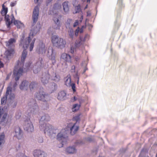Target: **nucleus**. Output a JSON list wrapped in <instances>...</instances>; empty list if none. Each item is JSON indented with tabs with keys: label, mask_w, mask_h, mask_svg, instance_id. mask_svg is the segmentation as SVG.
Masks as SVG:
<instances>
[{
	"label": "nucleus",
	"mask_w": 157,
	"mask_h": 157,
	"mask_svg": "<svg viewBox=\"0 0 157 157\" xmlns=\"http://www.w3.org/2000/svg\"><path fill=\"white\" fill-rule=\"evenodd\" d=\"M14 53V50L13 48L7 50L5 53V55L7 58H10Z\"/></svg>",
	"instance_id": "22"
},
{
	"label": "nucleus",
	"mask_w": 157,
	"mask_h": 157,
	"mask_svg": "<svg viewBox=\"0 0 157 157\" xmlns=\"http://www.w3.org/2000/svg\"><path fill=\"white\" fill-rule=\"evenodd\" d=\"M44 44L42 42H40L37 47L36 51L40 54H44L46 51Z\"/></svg>",
	"instance_id": "16"
},
{
	"label": "nucleus",
	"mask_w": 157,
	"mask_h": 157,
	"mask_svg": "<svg viewBox=\"0 0 157 157\" xmlns=\"http://www.w3.org/2000/svg\"><path fill=\"white\" fill-rule=\"evenodd\" d=\"M65 84L68 87L71 86L72 83L71 82V79L70 75H67V77L65 79Z\"/></svg>",
	"instance_id": "31"
},
{
	"label": "nucleus",
	"mask_w": 157,
	"mask_h": 157,
	"mask_svg": "<svg viewBox=\"0 0 157 157\" xmlns=\"http://www.w3.org/2000/svg\"><path fill=\"white\" fill-rule=\"evenodd\" d=\"M38 86V84L35 82H32L29 85V87L31 91L36 90Z\"/></svg>",
	"instance_id": "27"
},
{
	"label": "nucleus",
	"mask_w": 157,
	"mask_h": 157,
	"mask_svg": "<svg viewBox=\"0 0 157 157\" xmlns=\"http://www.w3.org/2000/svg\"><path fill=\"white\" fill-rule=\"evenodd\" d=\"M38 140V142L40 143H42L43 142V139L42 137H39Z\"/></svg>",
	"instance_id": "45"
},
{
	"label": "nucleus",
	"mask_w": 157,
	"mask_h": 157,
	"mask_svg": "<svg viewBox=\"0 0 157 157\" xmlns=\"http://www.w3.org/2000/svg\"><path fill=\"white\" fill-rule=\"evenodd\" d=\"M39 13V9L38 6H36L34 8L32 15V19L33 23L35 24L37 21Z\"/></svg>",
	"instance_id": "14"
},
{
	"label": "nucleus",
	"mask_w": 157,
	"mask_h": 157,
	"mask_svg": "<svg viewBox=\"0 0 157 157\" xmlns=\"http://www.w3.org/2000/svg\"><path fill=\"white\" fill-rule=\"evenodd\" d=\"M73 120L76 121V122L79 121L80 120V117L79 115H77L75 116L73 118Z\"/></svg>",
	"instance_id": "43"
},
{
	"label": "nucleus",
	"mask_w": 157,
	"mask_h": 157,
	"mask_svg": "<svg viewBox=\"0 0 157 157\" xmlns=\"http://www.w3.org/2000/svg\"><path fill=\"white\" fill-rule=\"evenodd\" d=\"M17 85V84L16 82H15L14 84V87H15Z\"/></svg>",
	"instance_id": "60"
},
{
	"label": "nucleus",
	"mask_w": 157,
	"mask_h": 157,
	"mask_svg": "<svg viewBox=\"0 0 157 157\" xmlns=\"http://www.w3.org/2000/svg\"><path fill=\"white\" fill-rule=\"evenodd\" d=\"M30 65H31V63H29L28 64V65H27V67L28 69H29V67H30Z\"/></svg>",
	"instance_id": "55"
},
{
	"label": "nucleus",
	"mask_w": 157,
	"mask_h": 157,
	"mask_svg": "<svg viewBox=\"0 0 157 157\" xmlns=\"http://www.w3.org/2000/svg\"><path fill=\"white\" fill-rule=\"evenodd\" d=\"M156 157H157V154L156 155Z\"/></svg>",
	"instance_id": "64"
},
{
	"label": "nucleus",
	"mask_w": 157,
	"mask_h": 157,
	"mask_svg": "<svg viewBox=\"0 0 157 157\" xmlns=\"http://www.w3.org/2000/svg\"><path fill=\"white\" fill-rule=\"evenodd\" d=\"M27 106L29 110L33 115H39V107L34 99H31L28 103Z\"/></svg>",
	"instance_id": "4"
},
{
	"label": "nucleus",
	"mask_w": 157,
	"mask_h": 157,
	"mask_svg": "<svg viewBox=\"0 0 157 157\" xmlns=\"http://www.w3.org/2000/svg\"><path fill=\"white\" fill-rule=\"evenodd\" d=\"M68 33L70 37L72 38L74 35L73 30L72 29H69L68 30Z\"/></svg>",
	"instance_id": "38"
},
{
	"label": "nucleus",
	"mask_w": 157,
	"mask_h": 157,
	"mask_svg": "<svg viewBox=\"0 0 157 157\" xmlns=\"http://www.w3.org/2000/svg\"><path fill=\"white\" fill-rule=\"evenodd\" d=\"M66 94L64 91H61L58 93L57 98L60 100H64L66 98Z\"/></svg>",
	"instance_id": "21"
},
{
	"label": "nucleus",
	"mask_w": 157,
	"mask_h": 157,
	"mask_svg": "<svg viewBox=\"0 0 157 157\" xmlns=\"http://www.w3.org/2000/svg\"><path fill=\"white\" fill-rule=\"evenodd\" d=\"M2 116V121H4L6 117L7 113L3 109L0 108V118Z\"/></svg>",
	"instance_id": "26"
},
{
	"label": "nucleus",
	"mask_w": 157,
	"mask_h": 157,
	"mask_svg": "<svg viewBox=\"0 0 157 157\" xmlns=\"http://www.w3.org/2000/svg\"><path fill=\"white\" fill-rule=\"evenodd\" d=\"M36 98L39 100L46 102L49 99V95L44 91H40L36 94Z\"/></svg>",
	"instance_id": "10"
},
{
	"label": "nucleus",
	"mask_w": 157,
	"mask_h": 157,
	"mask_svg": "<svg viewBox=\"0 0 157 157\" xmlns=\"http://www.w3.org/2000/svg\"><path fill=\"white\" fill-rule=\"evenodd\" d=\"M47 55L49 59L52 60V64L54 65L56 63L55 53L52 47H50L48 48Z\"/></svg>",
	"instance_id": "13"
},
{
	"label": "nucleus",
	"mask_w": 157,
	"mask_h": 157,
	"mask_svg": "<svg viewBox=\"0 0 157 157\" xmlns=\"http://www.w3.org/2000/svg\"><path fill=\"white\" fill-rule=\"evenodd\" d=\"M76 77H77V78H78V76L77 74H76Z\"/></svg>",
	"instance_id": "57"
},
{
	"label": "nucleus",
	"mask_w": 157,
	"mask_h": 157,
	"mask_svg": "<svg viewBox=\"0 0 157 157\" xmlns=\"http://www.w3.org/2000/svg\"><path fill=\"white\" fill-rule=\"evenodd\" d=\"M11 21H10L9 15H6L5 17V20L8 28H9L11 24L15 20V18L13 14H11Z\"/></svg>",
	"instance_id": "19"
},
{
	"label": "nucleus",
	"mask_w": 157,
	"mask_h": 157,
	"mask_svg": "<svg viewBox=\"0 0 157 157\" xmlns=\"http://www.w3.org/2000/svg\"><path fill=\"white\" fill-rule=\"evenodd\" d=\"M20 46L21 47V46ZM21 47L24 49L22 52L21 57V62L22 63V66L21 67L19 66V64H18L15 66L13 71V75L15 77V79L16 81L18 80L20 76L22 75L23 71V63L27 54V52L26 50L27 48L26 49H25L22 46Z\"/></svg>",
	"instance_id": "2"
},
{
	"label": "nucleus",
	"mask_w": 157,
	"mask_h": 157,
	"mask_svg": "<svg viewBox=\"0 0 157 157\" xmlns=\"http://www.w3.org/2000/svg\"><path fill=\"white\" fill-rule=\"evenodd\" d=\"M76 144H82V142L80 141H77L76 142Z\"/></svg>",
	"instance_id": "52"
},
{
	"label": "nucleus",
	"mask_w": 157,
	"mask_h": 157,
	"mask_svg": "<svg viewBox=\"0 0 157 157\" xmlns=\"http://www.w3.org/2000/svg\"><path fill=\"white\" fill-rule=\"evenodd\" d=\"M21 116V113L19 112L17 113L16 114V118L17 119H19Z\"/></svg>",
	"instance_id": "41"
},
{
	"label": "nucleus",
	"mask_w": 157,
	"mask_h": 157,
	"mask_svg": "<svg viewBox=\"0 0 157 157\" xmlns=\"http://www.w3.org/2000/svg\"><path fill=\"white\" fill-rule=\"evenodd\" d=\"M76 11L75 13H78L79 12L81 11V9L79 5H78L76 8Z\"/></svg>",
	"instance_id": "42"
},
{
	"label": "nucleus",
	"mask_w": 157,
	"mask_h": 157,
	"mask_svg": "<svg viewBox=\"0 0 157 157\" xmlns=\"http://www.w3.org/2000/svg\"><path fill=\"white\" fill-rule=\"evenodd\" d=\"M24 129L29 132H32L34 130V127L32 123L29 120L25 122Z\"/></svg>",
	"instance_id": "15"
},
{
	"label": "nucleus",
	"mask_w": 157,
	"mask_h": 157,
	"mask_svg": "<svg viewBox=\"0 0 157 157\" xmlns=\"http://www.w3.org/2000/svg\"><path fill=\"white\" fill-rule=\"evenodd\" d=\"M78 32H76L75 33V35L76 36H77Z\"/></svg>",
	"instance_id": "62"
},
{
	"label": "nucleus",
	"mask_w": 157,
	"mask_h": 157,
	"mask_svg": "<svg viewBox=\"0 0 157 157\" xmlns=\"http://www.w3.org/2000/svg\"><path fill=\"white\" fill-rule=\"evenodd\" d=\"M78 24V21L77 20L76 21L73 25V26L75 27Z\"/></svg>",
	"instance_id": "47"
},
{
	"label": "nucleus",
	"mask_w": 157,
	"mask_h": 157,
	"mask_svg": "<svg viewBox=\"0 0 157 157\" xmlns=\"http://www.w3.org/2000/svg\"><path fill=\"white\" fill-rule=\"evenodd\" d=\"M69 133V131L66 130L65 128L63 129L57 134L56 136L57 139L61 142L62 144L65 143L67 140V134Z\"/></svg>",
	"instance_id": "6"
},
{
	"label": "nucleus",
	"mask_w": 157,
	"mask_h": 157,
	"mask_svg": "<svg viewBox=\"0 0 157 157\" xmlns=\"http://www.w3.org/2000/svg\"><path fill=\"white\" fill-rule=\"evenodd\" d=\"M81 38H80V39L78 40H76L75 42V45L76 47H78L81 45Z\"/></svg>",
	"instance_id": "40"
},
{
	"label": "nucleus",
	"mask_w": 157,
	"mask_h": 157,
	"mask_svg": "<svg viewBox=\"0 0 157 157\" xmlns=\"http://www.w3.org/2000/svg\"><path fill=\"white\" fill-rule=\"evenodd\" d=\"M34 157H48L47 154L44 151L40 149H36L33 151Z\"/></svg>",
	"instance_id": "12"
},
{
	"label": "nucleus",
	"mask_w": 157,
	"mask_h": 157,
	"mask_svg": "<svg viewBox=\"0 0 157 157\" xmlns=\"http://www.w3.org/2000/svg\"><path fill=\"white\" fill-rule=\"evenodd\" d=\"M52 80L56 82H59L60 80V77L58 75H57L56 73H54L53 75L51 77Z\"/></svg>",
	"instance_id": "32"
},
{
	"label": "nucleus",
	"mask_w": 157,
	"mask_h": 157,
	"mask_svg": "<svg viewBox=\"0 0 157 157\" xmlns=\"http://www.w3.org/2000/svg\"><path fill=\"white\" fill-rule=\"evenodd\" d=\"M41 130L44 131L45 134L51 135L56 134V130L53 128V127L48 123H44L40 125V127Z\"/></svg>",
	"instance_id": "5"
},
{
	"label": "nucleus",
	"mask_w": 157,
	"mask_h": 157,
	"mask_svg": "<svg viewBox=\"0 0 157 157\" xmlns=\"http://www.w3.org/2000/svg\"><path fill=\"white\" fill-rule=\"evenodd\" d=\"M61 24H54L52 26L53 29H59L61 26Z\"/></svg>",
	"instance_id": "39"
},
{
	"label": "nucleus",
	"mask_w": 157,
	"mask_h": 157,
	"mask_svg": "<svg viewBox=\"0 0 157 157\" xmlns=\"http://www.w3.org/2000/svg\"><path fill=\"white\" fill-rule=\"evenodd\" d=\"M80 107V105L77 104H76L73 105L72 108V111L73 112H75L78 110Z\"/></svg>",
	"instance_id": "36"
},
{
	"label": "nucleus",
	"mask_w": 157,
	"mask_h": 157,
	"mask_svg": "<svg viewBox=\"0 0 157 157\" xmlns=\"http://www.w3.org/2000/svg\"><path fill=\"white\" fill-rule=\"evenodd\" d=\"M43 61L42 58H39L38 60L33 67V71L34 73L37 74L40 71L41 68L43 66Z\"/></svg>",
	"instance_id": "11"
},
{
	"label": "nucleus",
	"mask_w": 157,
	"mask_h": 157,
	"mask_svg": "<svg viewBox=\"0 0 157 157\" xmlns=\"http://www.w3.org/2000/svg\"><path fill=\"white\" fill-rule=\"evenodd\" d=\"M52 29V28H49L48 30V32L50 33V34H53V33H52L50 32V31Z\"/></svg>",
	"instance_id": "53"
},
{
	"label": "nucleus",
	"mask_w": 157,
	"mask_h": 157,
	"mask_svg": "<svg viewBox=\"0 0 157 157\" xmlns=\"http://www.w3.org/2000/svg\"><path fill=\"white\" fill-rule=\"evenodd\" d=\"M2 10L1 11V13L2 16H4L6 15V14L7 12L8 9L7 8H5L4 7V5L3 4L2 6Z\"/></svg>",
	"instance_id": "33"
},
{
	"label": "nucleus",
	"mask_w": 157,
	"mask_h": 157,
	"mask_svg": "<svg viewBox=\"0 0 157 157\" xmlns=\"http://www.w3.org/2000/svg\"><path fill=\"white\" fill-rule=\"evenodd\" d=\"M71 87L72 89L73 90L74 92L75 91V84L73 83H72L71 86Z\"/></svg>",
	"instance_id": "44"
},
{
	"label": "nucleus",
	"mask_w": 157,
	"mask_h": 157,
	"mask_svg": "<svg viewBox=\"0 0 157 157\" xmlns=\"http://www.w3.org/2000/svg\"><path fill=\"white\" fill-rule=\"evenodd\" d=\"M77 99V98H76L75 97H74V99H73V101H75V100H76Z\"/></svg>",
	"instance_id": "58"
},
{
	"label": "nucleus",
	"mask_w": 157,
	"mask_h": 157,
	"mask_svg": "<svg viewBox=\"0 0 157 157\" xmlns=\"http://www.w3.org/2000/svg\"><path fill=\"white\" fill-rule=\"evenodd\" d=\"M39 31L38 28L37 27H34L31 30L29 36L24 40V36L23 35L21 37L20 40L19 46H22L25 49H26L28 47L29 44L30 43L29 47V50L32 51L34 47V43L36 40L34 38L32 40L33 36L35 35Z\"/></svg>",
	"instance_id": "1"
},
{
	"label": "nucleus",
	"mask_w": 157,
	"mask_h": 157,
	"mask_svg": "<svg viewBox=\"0 0 157 157\" xmlns=\"http://www.w3.org/2000/svg\"><path fill=\"white\" fill-rule=\"evenodd\" d=\"M87 7H88V5H87L85 7L84 9H86V8H87Z\"/></svg>",
	"instance_id": "61"
},
{
	"label": "nucleus",
	"mask_w": 157,
	"mask_h": 157,
	"mask_svg": "<svg viewBox=\"0 0 157 157\" xmlns=\"http://www.w3.org/2000/svg\"><path fill=\"white\" fill-rule=\"evenodd\" d=\"M29 85V82L28 81H24L22 82L20 86V89L22 90H27Z\"/></svg>",
	"instance_id": "24"
},
{
	"label": "nucleus",
	"mask_w": 157,
	"mask_h": 157,
	"mask_svg": "<svg viewBox=\"0 0 157 157\" xmlns=\"http://www.w3.org/2000/svg\"><path fill=\"white\" fill-rule=\"evenodd\" d=\"M52 42L53 46L60 49L64 48L66 44V40L56 35H54L52 37Z\"/></svg>",
	"instance_id": "3"
},
{
	"label": "nucleus",
	"mask_w": 157,
	"mask_h": 157,
	"mask_svg": "<svg viewBox=\"0 0 157 157\" xmlns=\"http://www.w3.org/2000/svg\"><path fill=\"white\" fill-rule=\"evenodd\" d=\"M71 71L72 72H75V66L73 65L71 67Z\"/></svg>",
	"instance_id": "46"
},
{
	"label": "nucleus",
	"mask_w": 157,
	"mask_h": 157,
	"mask_svg": "<svg viewBox=\"0 0 157 157\" xmlns=\"http://www.w3.org/2000/svg\"><path fill=\"white\" fill-rule=\"evenodd\" d=\"M88 25L89 26V27L92 28V25L91 24H89Z\"/></svg>",
	"instance_id": "59"
},
{
	"label": "nucleus",
	"mask_w": 157,
	"mask_h": 157,
	"mask_svg": "<svg viewBox=\"0 0 157 157\" xmlns=\"http://www.w3.org/2000/svg\"><path fill=\"white\" fill-rule=\"evenodd\" d=\"M76 123L73 124L70 123L67 126L65 129L70 132L71 135H74L78 131V126L76 125Z\"/></svg>",
	"instance_id": "9"
},
{
	"label": "nucleus",
	"mask_w": 157,
	"mask_h": 157,
	"mask_svg": "<svg viewBox=\"0 0 157 157\" xmlns=\"http://www.w3.org/2000/svg\"><path fill=\"white\" fill-rule=\"evenodd\" d=\"M15 95L14 94L12 93L11 88L8 87L7 88L6 95L2 98L1 103L2 105H4L6 102L7 98L13 99L14 98Z\"/></svg>",
	"instance_id": "8"
},
{
	"label": "nucleus",
	"mask_w": 157,
	"mask_h": 157,
	"mask_svg": "<svg viewBox=\"0 0 157 157\" xmlns=\"http://www.w3.org/2000/svg\"><path fill=\"white\" fill-rule=\"evenodd\" d=\"M61 58L66 61H70L71 60V57L68 54L63 53L61 56Z\"/></svg>",
	"instance_id": "29"
},
{
	"label": "nucleus",
	"mask_w": 157,
	"mask_h": 157,
	"mask_svg": "<svg viewBox=\"0 0 157 157\" xmlns=\"http://www.w3.org/2000/svg\"><path fill=\"white\" fill-rule=\"evenodd\" d=\"M15 136L18 139H21L23 137V134L22 131L19 126H16L15 128Z\"/></svg>",
	"instance_id": "18"
},
{
	"label": "nucleus",
	"mask_w": 157,
	"mask_h": 157,
	"mask_svg": "<svg viewBox=\"0 0 157 157\" xmlns=\"http://www.w3.org/2000/svg\"><path fill=\"white\" fill-rule=\"evenodd\" d=\"M86 27L85 26H82L81 30H80V32L82 33V29H83V28H85Z\"/></svg>",
	"instance_id": "54"
},
{
	"label": "nucleus",
	"mask_w": 157,
	"mask_h": 157,
	"mask_svg": "<svg viewBox=\"0 0 157 157\" xmlns=\"http://www.w3.org/2000/svg\"><path fill=\"white\" fill-rule=\"evenodd\" d=\"M5 142V136L4 134H0V146L3 144Z\"/></svg>",
	"instance_id": "34"
},
{
	"label": "nucleus",
	"mask_w": 157,
	"mask_h": 157,
	"mask_svg": "<svg viewBox=\"0 0 157 157\" xmlns=\"http://www.w3.org/2000/svg\"><path fill=\"white\" fill-rule=\"evenodd\" d=\"M50 120V117L48 115H45L43 116L40 118V123L41 125L44 123L43 121H48Z\"/></svg>",
	"instance_id": "23"
},
{
	"label": "nucleus",
	"mask_w": 157,
	"mask_h": 157,
	"mask_svg": "<svg viewBox=\"0 0 157 157\" xmlns=\"http://www.w3.org/2000/svg\"><path fill=\"white\" fill-rule=\"evenodd\" d=\"M61 3L60 1H58L53 5V7L51 8L49 12V14L52 15L58 14L61 10Z\"/></svg>",
	"instance_id": "7"
},
{
	"label": "nucleus",
	"mask_w": 157,
	"mask_h": 157,
	"mask_svg": "<svg viewBox=\"0 0 157 157\" xmlns=\"http://www.w3.org/2000/svg\"><path fill=\"white\" fill-rule=\"evenodd\" d=\"M16 4V2H11L10 3V6L11 7H13Z\"/></svg>",
	"instance_id": "48"
},
{
	"label": "nucleus",
	"mask_w": 157,
	"mask_h": 157,
	"mask_svg": "<svg viewBox=\"0 0 157 157\" xmlns=\"http://www.w3.org/2000/svg\"><path fill=\"white\" fill-rule=\"evenodd\" d=\"M63 6V9L64 12L66 13H67L69 11V7L68 5V2H65L62 4Z\"/></svg>",
	"instance_id": "28"
},
{
	"label": "nucleus",
	"mask_w": 157,
	"mask_h": 157,
	"mask_svg": "<svg viewBox=\"0 0 157 157\" xmlns=\"http://www.w3.org/2000/svg\"><path fill=\"white\" fill-rule=\"evenodd\" d=\"M53 20L54 22V24H61L60 22L58 17H54L53 18Z\"/></svg>",
	"instance_id": "37"
},
{
	"label": "nucleus",
	"mask_w": 157,
	"mask_h": 157,
	"mask_svg": "<svg viewBox=\"0 0 157 157\" xmlns=\"http://www.w3.org/2000/svg\"><path fill=\"white\" fill-rule=\"evenodd\" d=\"M13 23L14 24L17 26V28H22L24 27V24L19 21L17 20L15 21L14 20Z\"/></svg>",
	"instance_id": "30"
},
{
	"label": "nucleus",
	"mask_w": 157,
	"mask_h": 157,
	"mask_svg": "<svg viewBox=\"0 0 157 157\" xmlns=\"http://www.w3.org/2000/svg\"><path fill=\"white\" fill-rule=\"evenodd\" d=\"M70 52L71 53H73L74 52V48L72 47L71 48Z\"/></svg>",
	"instance_id": "49"
},
{
	"label": "nucleus",
	"mask_w": 157,
	"mask_h": 157,
	"mask_svg": "<svg viewBox=\"0 0 157 157\" xmlns=\"http://www.w3.org/2000/svg\"><path fill=\"white\" fill-rule=\"evenodd\" d=\"M16 42V39L14 38H10L8 41L6 42V46L8 48L13 49L15 46L14 44Z\"/></svg>",
	"instance_id": "20"
},
{
	"label": "nucleus",
	"mask_w": 157,
	"mask_h": 157,
	"mask_svg": "<svg viewBox=\"0 0 157 157\" xmlns=\"http://www.w3.org/2000/svg\"><path fill=\"white\" fill-rule=\"evenodd\" d=\"M147 150L146 149H143L142 150H141V154H143L144 152H147Z\"/></svg>",
	"instance_id": "50"
},
{
	"label": "nucleus",
	"mask_w": 157,
	"mask_h": 157,
	"mask_svg": "<svg viewBox=\"0 0 157 157\" xmlns=\"http://www.w3.org/2000/svg\"><path fill=\"white\" fill-rule=\"evenodd\" d=\"M90 0H87V2H89V3L90 2Z\"/></svg>",
	"instance_id": "63"
},
{
	"label": "nucleus",
	"mask_w": 157,
	"mask_h": 157,
	"mask_svg": "<svg viewBox=\"0 0 157 157\" xmlns=\"http://www.w3.org/2000/svg\"><path fill=\"white\" fill-rule=\"evenodd\" d=\"M50 78V75L48 72L43 73L41 78V81L44 85L47 84Z\"/></svg>",
	"instance_id": "17"
},
{
	"label": "nucleus",
	"mask_w": 157,
	"mask_h": 157,
	"mask_svg": "<svg viewBox=\"0 0 157 157\" xmlns=\"http://www.w3.org/2000/svg\"><path fill=\"white\" fill-rule=\"evenodd\" d=\"M50 89L52 91L55 90L57 88V86L56 83L54 82H52L51 83Z\"/></svg>",
	"instance_id": "35"
},
{
	"label": "nucleus",
	"mask_w": 157,
	"mask_h": 157,
	"mask_svg": "<svg viewBox=\"0 0 157 157\" xmlns=\"http://www.w3.org/2000/svg\"><path fill=\"white\" fill-rule=\"evenodd\" d=\"M91 15V13L89 11H88L87 12V16H90Z\"/></svg>",
	"instance_id": "51"
},
{
	"label": "nucleus",
	"mask_w": 157,
	"mask_h": 157,
	"mask_svg": "<svg viewBox=\"0 0 157 157\" xmlns=\"http://www.w3.org/2000/svg\"><path fill=\"white\" fill-rule=\"evenodd\" d=\"M39 0H34V1L35 3H37Z\"/></svg>",
	"instance_id": "56"
},
{
	"label": "nucleus",
	"mask_w": 157,
	"mask_h": 157,
	"mask_svg": "<svg viewBox=\"0 0 157 157\" xmlns=\"http://www.w3.org/2000/svg\"><path fill=\"white\" fill-rule=\"evenodd\" d=\"M66 151L68 154H72L76 152V149L74 147H69L67 148Z\"/></svg>",
	"instance_id": "25"
}]
</instances>
